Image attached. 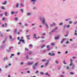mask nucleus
<instances>
[{
  "instance_id": "obj_19",
  "label": "nucleus",
  "mask_w": 77,
  "mask_h": 77,
  "mask_svg": "<svg viewBox=\"0 0 77 77\" xmlns=\"http://www.w3.org/2000/svg\"><path fill=\"white\" fill-rule=\"evenodd\" d=\"M6 59H7V60H8V58L7 57H5L4 58V60L5 61Z\"/></svg>"
},
{
  "instance_id": "obj_31",
  "label": "nucleus",
  "mask_w": 77,
  "mask_h": 77,
  "mask_svg": "<svg viewBox=\"0 0 77 77\" xmlns=\"http://www.w3.org/2000/svg\"><path fill=\"white\" fill-rule=\"evenodd\" d=\"M55 55V53H53L51 54V56H54Z\"/></svg>"
},
{
  "instance_id": "obj_12",
  "label": "nucleus",
  "mask_w": 77,
  "mask_h": 77,
  "mask_svg": "<svg viewBox=\"0 0 77 77\" xmlns=\"http://www.w3.org/2000/svg\"><path fill=\"white\" fill-rule=\"evenodd\" d=\"M17 12H14V11L11 12V14L12 15H13V14H17Z\"/></svg>"
},
{
  "instance_id": "obj_28",
  "label": "nucleus",
  "mask_w": 77,
  "mask_h": 77,
  "mask_svg": "<svg viewBox=\"0 0 77 77\" xmlns=\"http://www.w3.org/2000/svg\"><path fill=\"white\" fill-rule=\"evenodd\" d=\"M18 20V18L17 17H15V20H16V21H17Z\"/></svg>"
},
{
  "instance_id": "obj_59",
  "label": "nucleus",
  "mask_w": 77,
  "mask_h": 77,
  "mask_svg": "<svg viewBox=\"0 0 77 77\" xmlns=\"http://www.w3.org/2000/svg\"><path fill=\"white\" fill-rule=\"evenodd\" d=\"M58 54H60V53H61V52H58Z\"/></svg>"
},
{
  "instance_id": "obj_34",
  "label": "nucleus",
  "mask_w": 77,
  "mask_h": 77,
  "mask_svg": "<svg viewBox=\"0 0 77 77\" xmlns=\"http://www.w3.org/2000/svg\"><path fill=\"white\" fill-rule=\"evenodd\" d=\"M48 55H50L51 56V53H48Z\"/></svg>"
},
{
  "instance_id": "obj_16",
  "label": "nucleus",
  "mask_w": 77,
  "mask_h": 77,
  "mask_svg": "<svg viewBox=\"0 0 77 77\" xmlns=\"http://www.w3.org/2000/svg\"><path fill=\"white\" fill-rule=\"evenodd\" d=\"M51 45H55V43L54 42H52L51 43Z\"/></svg>"
},
{
  "instance_id": "obj_42",
  "label": "nucleus",
  "mask_w": 77,
  "mask_h": 77,
  "mask_svg": "<svg viewBox=\"0 0 77 77\" xmlns=\"http://www.w3.org/2000/svg\"><path fill=\"white\" fill-rule=\"evenodd\" d=\"M3 15V14H0V16L1 17H2Z\"/></svg>"
},
{
  "instance_id": "obj_26",
  "label": "nucleus",
  "mask_w": 77,
  "mask_h": 77,
  "mask_svg": "<svg viewBox=\"0 0 77 77\" xmlns=\"http://www.w3.org/2000/svg\"><path fill=\"white\" fill-rule=\"evenodd\" d=\"M42 62H46V59H43L42 60Z\"/></svg>"
},
{
  "instance_id": "obj_64",
  "label": "nucleus",
  "mask_w": 77,
  "mask_h": 77,
  "mask_svg": "<svg viewBox=\"0 0 77 77\" xmlns=\"http://www.w3.org/2000/svg\"><path fill=\"white\" fill-rule=\"evenodd\" d=\"M8 77H11V75H8Z\"/></svg>"
},
{
  "instance_id": "obj_25",
  "label": "nucleus",
  "mask_w": 77,
  "mask_h": 77,
  "mask_svg": "<svg viewBox=\"0 0 77 77\" xmlns=\"http://www.w3.org/2000/svg\"><path fill=\"white\" fill-rule=\"evenodd\" d=\"M29 47H33V45L31 44H30L29 45Z\"/></svg>"
},
{
  "instance_id": "obj_47",
  "label": "nucleus",
  "mask_w": 77,
  "mask_h": 77,
  "mask_svg": "<svg viewBox=\"0 0 77 77\" xmlns=\"http://www.w3.org/2000/svg\"><path fill=\"white\" fill-rule=\"evenodd\" d=\"M27 15H31V14L30 13H28L27 14Z\"/></svg>"
},
{
  "instance_id": "obj_11",
  "label": "nucleus",
  "mask_w": 77,
  "mask_h": 77,
  "mask_svg": "<svg viewBox=\"0 0 77 77\" xmlns=\"http://www.w3.org/2000/svg\"><path fill=\"white\" fill-rule=\"evenodd\" d=\"M32 54V51H30L28 52V54Z\"/></svg>"
},
{
  "instance_id": "obj_38",
  "label": "nucleus",
  "mask_w": 77,
  "mask_h": 77,
  "mask_svg": "<svg viewBox=\"0 0 77 77\" xmlns=\"http://www.w3.org/2000/svg\"><path fill=\"white\" fill-rule=\"evenodd\" d=\"M72 21H69V24H72Z\"/></svg>"
},
{
  "instance_id": "obj_7",
  "label": "nucleus",
  "mask_w": 77,
  "mask_h": 77,
  "mask_svg": "<svg viewBox=\"0 0 77 77\" xmlns=\"http://www.w3.org/2000/svg\"><path fill=\"white\" fill-rule=\"evenodd\" d=\"M29 36H30V35H26V37L29 40L30 39V38H29Z\"/></svg>"
},
{
  "instance_id": "obj_50",
  "label": "nucleus",
  "mask_w": 77,
  "mask_h": 77,
  "mask_svg": "<svg viewBox=\"0 0 77 77\" xmlns=\"http://www.w3.org/2000/svg\"><path fill=\"white\" fill-rule=\"evenodd\" d=\"M77 22H75V23H74V24L75 25V24H77Z\"/></svg>"
},
{
  "instance_id": "obj_29",
  "label": "nucleus",
  "mask_w": 77,
  "mask_h": 77,
  "mask_svg": "<svg viewBox=\"0 0 77 77\" xmlns=\"http://www.w3.org/2000/svg\"><path fill=\"white\" fill-rule=\"evenodd\" d=\"M20 5L22 7H24V5H23V4L22 3H20Z\"/></svg>"
},
{
  "instance_id": "obj_10",
  "label": "nucleus",
  "mask_w": 77,
  "mask_h": 77,
  "mask_svg": "<svg viewBox=\"0 0 77 77\" xmlns=\"http://www.w3.org/2000/svg\"><path fill=\"white\" fill-rule=\"evenodd\" d=\"M32 68H33V69H36V66L34 65H33L32 66Z\"/></svg>"
},
{
  "instance_id": "obj_24",
  "label": "nucleus",
  "mask_w": 77,
  "mask_h": 77,
  "mask_svg": "<svg viewBox=\"0 0 77 77\" xmlns=\"http://www.w3.org/2000/svg\"><path fill=\"white\" fill-rule=\"evenodd\" d=\"M39 72V71L38 70H37L36 71V72H35V74H38V73Z\"/></svg>"
},
{
  "instance_id": "obj_61",
  "label": "nucleus",
  "mask_w": 77,
  "mask_h": 77,
  "mask_svg": "<svg viewBox=\"0 0 77 77\" xmlns=\"http://www.w3.org/2000/svg\"><path fill=\"white\" fill-rule=\"evenodd\" d=\"M35 24H32V26H35Z\"/></svg>"
},
{
  "instance_id": "obj_6",
  "label": "nucleus",
  "mask_w": 77,
  "mask_h": 77,
  "mask_svg": "<svg viewBox=\"0 0 77 77\" xmlns=\"http://www.w3.org/2000/svg\"><path fill=\"white\" fill-rule=\"evenodd\" d=\"M33 63H34V62H32V63H30L29 62L28 63V64L29 65H32L33 64Z\"/></svg>"
},
{
  "instance_id": "obj_37",
  "label": "nucleus",
  "mask_w": 77,
  "mask_h": 77,
  "mask_svg": "<svg viewBox=\"0 0 77 77\" xmlns=\"http://www.w3.org/2000/svg\"><path fill=\"white\" fill-rule=\"evenodd\" d=\"M40 74H42V75H43V74H44V73L42 72H41Z\"/></svg>"
},
{
  "instance_id": "obj_49",
  "label": "nucleus",
  "mask_w": 77,
  "mask_h": 77,
  "mask_svg": "<svg viewBox=\"0 0 77 77\" xmlns=\"http://www.w3.org/2000/svg\"><path fill=\"white\" fill-rule=\"evenodd\" d=\"M21 65H24V62H22L21 63Z\"/></svg>"
},
{
  "instance_id": "obj_36",
  "label": "nucleus",
  "mask_w": 77,
  "mask_h": 77,
  "mask_svg": "<svg viewBox=\"0 0 77 77\" xmlns=\"http://www.w3.org/2000/svg\"><path fill=\"white\" fill-rule=\"evenodd\" d=\"M20 11H21L22 12H23V9H20Z\"/></svg>"
},
{
  "instance_id": "obj_21",
  "label": "nucleus",
  "mask_w": 77,
  "mask_h": 77,
  "mask_svg": "<svg viewBox=\"0 0 77 77\" xmlns=\"http://www.w3.org/2000/svg\"><path fill=\"white\" fill-rule=\"evenodd\" d=\"M17 29H15V34H17Z\"/></svg>"
},
{
  "instance_id": "obj_45",
  "label": "nucleus",
  "mask_w": 77,
  "mask_h": 77,
  "mask_svg": "<svg viewBox=\"0 0 77 77\" xmlns=\"http://www.w3.org/2000/svg\"><path fill=\"white\" fill-rule=\"evenodd\" d=\"M58 29L57 27H56L55 28V30H57Z\"/></svg>"
},
{
  "instance_id": "obj_23",
  "label": "nucleus",
  "mask_w": 77,
  "mask_h": 77,
  "mask_svg": "<svg viewBox=\"0 0 77 77\" xmlns=\"http://www.w3.org/2000/svg\"><path fill=\"white\" fill-rule=\"evenodd\" d=\"M25 50H26V51H28L29 49H28V48H25Z\"/></svg>"
},
{
  "instance_id": "obj_2",
  "label": "nucleus",
  "mask_w": 77,
  "mask_h": 77,
  "mask_svg": "<svg viewBox=\"0 0 77 77\" xmlns=\"http://www.w3.org/2000/svg\"><path fill=\"white\" fill-rule=\"evenodd\" d=\"M23 39V37H21V39L20 40V42H23V44H25V41L24 40H22Z\"/></svg>"
},
{
  "instance_id": "obj_13",
  "label": "nucleus",
  "mask_w": 77,
  "mask_h": 77,
  "mask_svg": "<svg viewBox=\"0 0 77 77\" xmlns=\"http://www.w3.org/2000/svg\"><path fill=\"white\" fill-rule=\"evenodd\" d=\"M55 39L56 40L58 39H59V36L55 37Z\"/></svg>"
},
{
  "instance_id": "obj_46",
  "label": "nucleus",
  "mask_w": 77,
  "mask_h": 77,
  "mask_svg": "<svg viewBox=\"0 0 77 77\" xmlns=\"http://www.w3.org/2000/svg\"><path fill=\"white\" fill-rule=\"evenodd\" d=\"M70 74L72 75V74H74V73H73V72H71L70 73Z\"/></svg>"
},
{
  "instance_id": "obj_48",
  "label": "nucleus",
  "mask_w": 77,
  "mask_h": 77,
  "mask_svg": "<svg viewBox=\"0 0 77 77\" xmlns=\"http://www.w3.org/2000/svg\"><path fill=\"white\" fill-rule=\"evenodd\" d=\"M26 58L27 59H29V56L28 55H27L26 56Z\"/></svg>"
},
{
  "instance_id": "obj_27",
  "label": "nucleus",
  "mask_w": 77,
  "mask_h": 77,
  "mask_svg": "<svg viewBox=\"0 0 77 77\" xmlns=\"http://www.w3.org/2000/svg\"><path fill=\"white\" fill-rule=\"evenodd\" d=\"M63 25V23H60L59 24L60 26H62Z\"/></svg>"
},
{
  "instance_id": "obj_58",
  "label": "nucleus",
  "mask_w": 77,
  "mask_h": 77,
  "mask_svg": "<svg viewBox=\"0 0 77 77\" xmlns=\"http://www.w3.org/2000/svg\"><path fill=\"white\" fill-rule=\"evenodd\" d=\"M41 68H44V65H42L41 66Z\"/></svg>"
},
{
  "instance_id": "obj_60",
  "label": "nucleus",
  "mask_w": 77,
  "mask_h": 77,
  "mask_svg": "<svg viewBox=\"0 0 77 77\" xmlns=\"http://www.w3.org/2000/svg\"><path fill=\"white\" fill-rule=\"evenodd\" d=\"M27 73H30V71L29 70L27 72Z\"/></svg>"
},
{
  "instance_id": "obj_56",
  "label": "nucleus",
  "mask_w": 77,
  "mask_h": 77,
  "mask_svg": "<svg viewBox=\"0 0 77 77\" xmlns=\"http://www.w3.org/2000/svg\"><path fill=\"white\" fill-rule=\"evenodd\" d=\"M55 24H56V23H54L52 25H53L55 26Z\"/></svg>"
},
{
  "instance_id": "obj_40",
  "label": "nucleus",
  "mask_w": 77,
  "mask_h": 77,
  "mask_svg": "<svg viewBox=\"0 0 77 77\" xmlns=\"http://www.w3.org/2000/svg\"><path fill=\"white\" fill-rule=\"evenodd\" d=\"M5 27H6V26H7V23H5Z\"/></svg>"
},
{
  "instance_id": "obj_53",
  "label": "nucleus",
  "mask_w": 77,
  "mask_h": 77,
  "mask_svg": "<svg viewBox=\"0 0 77 77\" xmlns=\"http://www.w3.org/2000/svg\"><path fill=\"white\" fill-rule=\"evenodd\" d=\"M63 63L64 64H66V63H65V60H64L63 61Z\"/></svg>"
},
{
  "instance_id": "obj_5",
  "label": "nucleus",
  "mask_w": 77,
  "mask_h": 77,
  "mask_svg": "<svg viewBox=\"0 0 77 77\" xmlns=\"http://www.w3.org/2000/svg\"><path fill=\"white\" fill-rule=\"evenodd\" d=\"M71 64H69L70 66H72V65L73 64V63H72V59L70 60Z\"/></svg>"
},
{
  "instance_id": "obj_51",
  "label": "nucleus",
  "mask_w": 77,
  "mask_h": 77,
  "mask_svg": "<svg viewBox=\"0 0 77 77\" xmlns=\"http://www.w3.org/2000/svg\"><path fill=\"white\" fill-rule=\"evenodd\" d=\"M20 37H18L17 38V39H18V40H19V39H20Z\"/></svg>"
},
{
  "instance_id": "obj_30",
  "label": "nucleus",
  "mask_w": 77,
  "mask_h": 77,
  "mask_svg": "<svg viewBox=\"0 0 77 77\" xmlns=\"http://www.w3.org/2000/svg\"><path fill=\"white\" fill-rule=\"evenodd\" d=\"M5 16H7V12H5Z\"/></svg>"
},
{
  "instance_id": "obj_14",
  "label": "nucleus",
  "mask_w": 77,
  "mask_h": 77,
  "mask_svg": "<svg viewBox=\"0 0 77 77\" xmlns=\"http://www.w3.org/2000/svg\"><path fill=\"white\" fill-rule=\"evenodd\" d=\"M45 47V45H43L41 46V48H44V47Z\"/></svg>"
},
{
  "instance_id": "obj_1",
  "label": "nucleus",
  "mask_w": 77,
  "mask_h": 77,
  "mask_svg": "<svg viewBox=\"0 0 77 77\" xmlns=\"http://www.w3.org/2000/svg\"><path fill=\"white\" fill-rule=\"evenodd\" d=\"M45 18H43V20L42 21V23L43 24H45V26H46L47 28H48V24H47V23H45Z\"/></svg>"
},
{
  "instance_id": "obj_20",
  "label": "nucleus",
  "mask_w": 77,
  "mask_h": 77,
  "mask_svg": "<svg viewBox=\"0 0 77 77\" xmlns=\"http://www.w3.org/2000/svg\"><path fill=\"white\" fill-rule=\"evenodd\" d=\"M75 35H77V31L76 30H75Z\"/></svg>"
},
{
  "instance_id": "obj_22",
  "label": "nucleus",
  "mask_w": 77,
  "mask_h": 77,
  "mask_svg": "<svg viewBox=\"0 0 77 77\" xmlns=\"http://www.w3.org/2000/svg\"><path fill=\"white\" fill-rule=\"evenodd\" d=\"M11 48H13V47H10V49L8 50V51H11Z\"/></svg>"
},
{
  "instance_id": "obj_39",
  "label": "nucleus",
  "mask_w": 77,
  "mask_h": 77,
  "mask_svg": "<svg viewBox=\"0 0 77 77\" xmlns=\"http://www.w3.org/2000/svg\"><path fill=\"white\" fill-rule=\"evenodd\" d=\"M36 1V0H31V2H35Z\"/></svg>"
},
{
  "instance_id": "obj_3",
  "label": "nucleus",
  "mask_w": 77,
  "mask_h": 77,
  "mask_svg": "<svg viewBox=\"0 0 77 77\" xmlns=\"http://www.w3.org/2000/svg\"><path fill=\"white\" fill-rule=\"evenodd\" d=\"M49 65V60H47V62L45 63V66H48Z\"/></svg>"
},
{
  "instance_id": "obj_63",
  "label": "nucleus",
  "mask_w": 77,
  "mask_h": 77,
  "mask_svg": "<svg viewBox=\"0 0 77 77\" xmlns=\"http://www.w3.org/2000/svg\"><path fill=\"white\" fill-rule=\"evenodd\" d=\"M69 42H66V44H68L69 43Z\"/></svg>"
},
{
  "instance_id": "obj_44",
  "label": "nucleus",
  "mask_w": 77,
  "mask_h": 77,
  "mask_svg": "<svg viewBox=\"0 0 77 77\" xmlns=\"http://www.w3.org/2000/svg\"><path fill=\"white\" fill-rule=\"evenodd\" d=\"M55 62L57 64H58V61H56Z\"/></svg>"
},
{
  "instance_id": "obj_52",
  "label": "nucleus",
  "mask_w": 77,
  "mask_h": 77,
  "mask_svg": "<svg viewBox=\"0 0 77 77\" xmlns=\"http://www.w3.org/2000/svg\"><path fill=\"white\" fill-rule=\"evenodd\" d=\"M29 32V30H27L26 32V33H27L28 32Z\"/></svg>"
},
{
  "instance_id": "obj_57",
  "label": "nucleus",
  "mask_w": 77,
  "mask_h": 77,
  "mask_svg": "<svg viewBox=\"0 0 77 77\" xmlns=\"http://www.w3.org/2000/svg\"><path fill=\"white\" fill-rule=\"evenodd\" d=\"M67 69H69V66L67 67Z\"/></svg>"
},
{
  "instance_id": "obj_54",
  "label": "nucleus",
  "mask_w": 77,
  "mask_h": 77,
  "mask_svg": "<svg viewBox=\"0 0 77 77\" xmlns=\"http://www.w3.org/2000/svg\"><path fill=\"white\" fill-rule=\"evenodd\" d=\"M11 56H14V54H12L11 55Z\"/></svg>"
},
{
  "instance_id": "obj_35",
  "label": "nucleus",
  "mask_w": 77,
  "mask_h": 77,
  "mask_svg": "<svg viewBox=\"0 0 77 77\" xmlns=\"http://www.w3.org/2000/svg\"><path fill=\"white\" fill-rule=\"evenodd\" d=\"M65 40H66V38H63L62 41L63 42Z\"/></svg>"
},
{
  "instance_id": "obj_9",
  "label": "nucleus",
  "mask_w": 77,
  "mask_h": 77,
  "mask_svg": "<svg viewBox=\"0 0 77 77\" xmlns=\"http://www.w3.org/2000/svg\"><path fill=\"white\" fill-rule=\"evenodd\" d=\"M7 39V37L2 42V43L3 44L6 41V39Z\"/></svg>"
},
{
  "instance_id": "obj_18",
  "label": "nucleus",
  "mask_w": 77,
  "mask_h": 77,
  "mask_svg": "<svg viewBox=\"0 0 77 77\" xmlns=\"http://www.w3.org/2000/svg\"><path fill=\"white\" fill-rule=\"evenodd\" d=\"M9 38L10 39H12V36L11 35H9Z\"/></svg>"
},
{
  "instance_id": "obj_4",
  "label": "nucleus",
  "mask_w": 77,
  "mask_h": 77,
  "mask_svg": "<svg viewBox=\"0 0 77 77\" xmlns=\"http://www.w3.org/2000/svg\"><path fill=\"white\" fill-rule=\"evenodd\" d=\"M34 36L33 37V38H35V39H38V38H40V37L38 36V37H36V34H34Z\"/></svg>"
},
{
  "instance_id": "obj_32",
  "label": "nucleus",
  "mask_w": 77,
  "mask_h": 77,
  "mask_svg": "<svg viewBox=\"0 0 77 77\" xmlns=\"http://www.w3.org/2000/svg\"><path fill=\"white\" fill-rule=\"evenodd\" d=\"M2 9H5V7H4L3 6H2Z\"/></svg>"
},
{
  "instance_id": "obj_62",
  "label": "nucleus",
  "mask_w": 77,
  "mask_h": 77,
  "mask_svg": "<svg viewBox=\"0 0 77 77\" xmlns=\"http://www.w3.org/2000/svg\"><path fill=\"white\" fill-rule=\"evenodd\" d=\"M60 77H64V76H63V75H61L60 76Z\"/></svg>"
},
{
  "instance_id": "obj_43",
  "label": "nucleus",
  "mask_w": 77,
  "mask_h": 77,
  "mask_svg": "<svg viewBox=\"0 0 77 77\" xmlns=\"http://www.w3.org/2000/svg\"><path fill=\"white\" fill-rule=\"evenodd\" d=\"M49 47H50V45H48L47 46V48H49Z\"/></svg>"
},
{
  "instance_id": "obj_41",
  "label": "nucleus",
  "mask_w": 77,
  "mask_h": 77,
  "mask_svg": "<svg viewBox=\"0 0 77 77\" xmlns=\"http://www.w3.org/2000/svg\"><path fill=\"white\" fill-rule=\"evenodd\" d=\"M6 31L7 32H9V31H10V29L7 30Z\"/></svg>"
},
{
  "instance_id": "obj_15",
  "label": "nucleus",
  "mask_w": 77,
  "mask_h": 77,
  "mask_svg": "<svg viewBox=\"0 0 77 77\" xmlns=\"http://www.w3.org/2000/svg\"><path fill=\"white\" fill-rule=\"evenodd\" d=\"M16 8H18V7H19V4L18 3L16 5Z\"/></svg>"
},
{
  "instance_id": "obj_8",
  "label": "nucleus",
  "mask_w": 77,
  "mask_h": 77,
  "mask_svg": "<svg viewBox=\"0 0 77 77\" xmlns=\"http://www.w3.org/2000/svg\"><path fill=\"white\" fill-rule=\"evenodd\" d=\"M7 3V1H5L3 3H2V5H6Z\"/></svg>"
},
{
  "instance_id": "obj_33",
  "label": "nucleus",
  "mask_w": 77,
  "mask_h": 77,
  "mask_svg": "<svg viewBox=\"0 0 77 77\" xmlns=\"http://www.w3.org/2000/svg\"><path fill=\"white\" fill-rule=\"evenodd\" d=\"M38 62H37V63H36L34 65L36 66V65H38Z\"/></svg>"
},
{
  "instance_id": "obj_17",
  "label": "nucleus",
  "mask_w": 77,
  "mask_h": 77,
  "mask_svg": "<svg viewBox=\"0 0 77 77\" xmlns=\"http://www.w3.org/2000/svg\"><path fill=\"white\" fill-rule=\"evenodd\" d=\"M45 75H48V76H50V75L48 74V72H46L45 73Z\"/></svg>"
},
{
  "instance_id": "obj_55",
  "label": "nucleus",
  "mask_w": 77,
  "mask_h": 77,
  "mask_svg": "<svg viewBox=\"0 0 77 77\" xmlns=\"http://www.w3.org/2000/svg\"><path fill=\"white\" fill-rule=\"evenodd\" d=\"M55 32V30H54L52 31V32Z\"/></svg>"
}]
</instances>
